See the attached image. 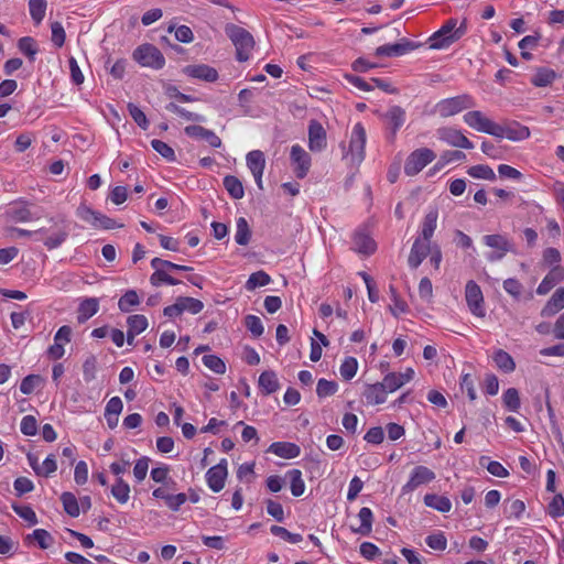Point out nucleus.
<instances>
[{
	"mask_svg": "<svg viewBox=\"0 0 564 564\" xmlns=\"http://www.w3.org/2000/svg\"><path fill=\"white\" fill-rule=\"evenodd\" d=\"M367 133L365 127L358 122L350 132L348 142H341L343 160L347 165L358 167L366 156Z\"/></svg>",
	"mask_w": 564,
	"mask_h": 564,
	"instance_id": "nucleus-1",
	"label": "nucleus"
},
{
	"mask_svg": "<svg viewBox=\"0 0 564 564\" xmlns=\"http://www.w3.org/2000/svg\"><path fill=\"white\" fill-rule=\"evenodd\" d=\"M466 22H458L457 19L447 20L442 28L434 32L430 39V47L433 50L447 48L453 43L457 42L466 33Z\"/></svg>",
	"mask_w": 564,
	"mask_h": 564,
	"instance_id": "nucleus-2",
	"label": "nucleus"
},
{
	"mask_svg": "<svg viewBox=\"0 0 564 564\" xmlns=\"http://www.w3.org/2000/svg\"><path fill=\"white\" fill-rule=\"evenodd\" d=\"M225 31L236 47L237 59L239 62L248 61L254 47V40L251 33L236 24L226 25Z\"/></svg>",
	"mask_w": 564,
	"mask_h": 564,
	"instance_id": "nucleus-3",
	"label": "nucleus"
},
{
	"mask_svg": "<svg viewBox=\"0 0 564 564\" xmlns=\"http://www.w3.org/2000/svg\"><path fill=\"white\" fill-rule=\"evenodd\" d=\"M68 237V230L65 225L61 223H54L50 227H42L34 230L32 239L37 242H42L48 250L56 249Z\"/></svg>",
	"mask_w": 564,
	"mask_h": 564,
	"instance_id": "nucleus-4",
	"label": "nucleus"
},
{
	"mask_svg": "<svg viewBox=\"0 0 564 564\" xmlns=\"http://www.w3.org/2000/svg\"><path fill=\"white\" fill-rule=\"evenodd\" d=\"M475 106V99L468 95L445 98L434 106V112L442 118H448Z\"/></svg>",
	"mask_w": 564,
	"mask_h": 564,
	"instance_id": "nucleus-5",
	"label": "nucleus"
},
{
	"mask_svg": "<svg viewBox=\"0 0 564 564\" xmlns=\"http://www.w3.org/2000/svg\"><path fill=\"white\" fill-rule=\"evenodd\" d=\"M132 57L142 67L161 69L165 65V58L161 51L148 43L138 46L133 51Z\"/></svg>",
	"mask_w": 564,
	"mask_h": 564,
	"instance_id": "nucleus-6",
	"label": "nucleus"
},
{
	"mask_svg": "<svg viewBox=\"0 0 564 564\" xmlns=\"http://www.w3.org/2000/svg\"><path fill=\"white\" fill-rule=\"evenodd\" d=\"M436 154L429 148H420L408 156L404 164V173L409 176L419 174L427 164H430Z\"/></svg>",
	"mask_w": 564,
	"mask_h": 564,
	"instance_id": "nucleus-7",
	"label": "nucleus"
},
{
	"mask_svg": "<svg viewBox=\"0 0 564 564\" xmlns=\"http://www.w3.org/2000/svg\"><path fill=\"white\" fill-rule=\"evenodd\" d=\"M151 267L154 270L150 276V282L153 286H160L162 284L177 285L180 283L178 280L171 275V271H173V262L160 258H153L151 260Z\"/></svg>",
	"mask_w": 564,
	"mask_h": 564,
	"instance_id": "nucleus-8",
	"label": "nucleus"
},
{
	"mask_svg": "<svg viewBox=\"0 0 564 564\" xmlns=\"http://www.w3.org/2000/svg\"><path fill=\"white\" fill-rule=\"evenodd\" d=\"M465 300L469 312L476 317L486 316L484 295L480 286L473 280L465 285Z\"/></svg>",
	"mask_w": 564,
	"mask_h": 564,
	"instance_id": "nucleus-9",
	"label": "nucleus"
},
{
	"mask_svg": "<svg viewBox=\"0 0 564 564\" xmlns=\"http://www.w3.org/2000/svg\"><path fill=\"white\" fill-rule=\"evenodd\" d=\"M482 241L488 248L492 249L487 256V259L491 262L503 259L508 252L512 251L511 241L503 235H486Z\"/></svg>",
	"mask_w": 564,
	"mask_h": 564,
	"instance_id": "nucleus-10",
	"label": "nucleus"
},
{
	"mask_svg": "<svg viewBox=\"0 0 564 564\" xmlns=\"http://www.w3.org/2000/svg\"><path fill=\"white\" fill-rule=\"evenodd\" d=\"M436 137L447 145L460 149H474L473 142L458 129L442 127L436 130Z\"/></svg>",
	"mask_w": 564,
	"mask_h": 564,
	"instance_id": "nucleus-11",
	"label": "nucleus"
},
{
	"mask_svg": "<svg viewBox=\"0 0 564 564\" xmlns=\"http://www.w3.org/2000/svg\"><path fill=\"white\" fill-rule=\"evenodd\" d=\"M290 161L293 171L299 178H304L311 169V155L299 144H294L290 150Z\"/></svg>",
	"mask_w": 564,
	"mask_h": 564,
	"instance_id": "nucleus-12",
	"label": "nucleus"
},
{
	"mask_svg": "<svg viewBox=\"0 0 564 564\" xmlns=\"http://www.w3.org/2000/svg\"><path fill=\"white\" fill-rule=\"evenodd\" d=\"M464 122L471 129L494 135L497 123L479 110H471L464 115Z\"/></svg>",
	"mask_w": 564,
	"mask_h": 564,
	"instance_id": "nucleus-13",
	"label": "nucleus"
},
{
	"mask_svg": "<svg viewBox=\"0 0 564 564\" xmlns=\"http://www.w3.org/2000/svg\"><path fill=\"white\" fill-rule=\"evenodd\" d=\"M494 137L518 142L528 139L530 137V130L528 127L518 122L507 126H500L497 123Z\"/></svg>",
	"mask_w": 564,
	"mask_h": 564,
	"instance_id": "nucleus-14",
	"label": "nucleus"
},
{
	"mask_svg": "<svg viewBox=\"0 0 564 564\" xmlns=\"http://www.w3.org/2000/svg\"><path fill=\"white\" fill-rule=\"evenodd\" d=\"M228 476L227 460L223 458L217 465L210 467L206 473V482L213 492H219L225 487Z\"/></svg>",
	"mask_w": 564,
	"mask_h": 564,
	"instance_id": "nucleus-15",
	"label": "nucleus"
},
{
	"mask_svg": "<svg viewBox=\"0 0 564 564\" xmlns=\"http://www.w3.org/2000/svg\"><path fill=\"white\" fill-rule=\"evenodd\" d=\"M435 479V474L430 468L419 465L414 467L410 474L409 480L402 487V492L408 494L416 489L419 486L429 484Z\"/></svg>",
	"mask_w": 564,
	"mask_h": 564,
	"instance_id": "nucleus-16",
	"label": "nucleus"
},
{
	"mask_svg": "<svg viewBox=\"0 0 564 564\" xmlns=\"http://www.w3.org/2000/svg\"><path fill=\"white\" fill-rule=\"evenodd\" d=\"M77 216L84 220L85 223L95 226L101 227L106 229H110L113 227V220L108 218L107 216L91 209L86 205H80L76 212Z\"/></svg>",
	"mask_w": 564,
	"mask_h": 564,
	"instance_id": "nucleus-17",
	"label": "nucleus"
},
{
	"mask_svg": "<svg viewBox=\"0 0 564 564\" xmlns=\"http://www.w3.org/2000/svg\"><path fill=\"white\" fill-rule=\"evenodd\" d=\"M247 166L254 177L257 186L262 189V175L265 167V159L260 150L250 151L246 156Z\"/></svg>",
	"mask_w": 564,
	"mask_h": 564,
	"instance_id": "nucleus-18",
	"label": "nucleus"
},
{
	"mask_svg": "<svg viewBox=\"0 0 564 564\" xmlns=\"http://www.w3.org/2000/svg\"><path fill=\"white\" fill-rule=\"evenodd\" d=\"M417 47V45L406 39H402L398 43L393 44H384L381 46H378L376 48V55L377 56H402L405 55L412 51H414Z\"/></svg>",
	"mask_w": 564,
	"mask_h": 564,
	"instance_id": "nucleus-19",
	"label": "nucleus"
},
{
	"mask_svg": "<svg viewBox=\"0 0 564 564\" xmlns=\"http://www.w3.org/2000/svg\"><path fill=\"white\" fill-rule=\"evenodd\" d=\"M183 74L188 77L214 83L218 79V72L216 68L206 64L187 65L182 69Z\"/></svg>",
	"mask_w": 564,
	"mask_h": 564,
	"instance_id": "nucleus-20",
	"label": "nucleus"
},
{
	"mask_svg": "<svg viewBox=\"0 0 564 564\" xmlns=\"http://www.w3.org/2000/svg\"><path fill=\"white\" fill-rule=\"evenodd\" d=\"M354 250L364 256L372 254L377 249L376 241L366 229H358L352 237Z\"/></svg>",
	"mask_w": 564,
	"mask_h": 564,
	"instance_id": "nucleus-21",
	"label": "nucleus"
},
{
	"mask_svg": "<svg viewBox=\"0 0 564 564\" xmlns=\"http://www.w3.org/2000/svg\"><path fill=\"white\" fill-rule=\"evenodd\" d=\"M327 145L326 131L323 126L313 120L308 126V148L313 152H321Z\"/></svg>",
	"mask_w": 564,
	"mask_h": 564,
	"instance_id": "nucleus-22",
	"label": "nucleus"
},
{
	"mask_svg": "<svg viewBox=\"0 0 564 564\" xmlns=\"http://www.w3.org/2000/svg\"><path fill=\"white\" fill-rule=\"evenodd\" d=\"M414 370L412 368H406L403 372H389L384 376L382 382L390 393L397 391L402 388L404 384L413 380Z\"/></svg>",
	"mask_w": 564,
	"mask_h": 564,
	"instance_id": "nucleus-23",
	"label": "nucleus"
},
{
	"mask_svg": "<svg viewBox=\"0 0 564 564\" xmlns=\"http://www.w3.org/2000/svg\"><path fill=\"white\" fill-rule=\"evenodd\" d=\"M432 249L430 241L415 238L408 258L409 265L412 269H416Z\"/></svg>",
	"mask_w": 564,
	"mask_h": 564,
	"instance_id": "nucleus-24",
	"label": "nucleus"
},
{
	"mask_svg": "<svg viewBox=\"0 0 564 564\" xmlns=\"http://www.w3.org/2000/svg\"><path fill=\"white\" fill-rule=\"evenodd\" d=\"M564 279V268L555 265L551 268L536 289L539 295L547 294L557 283Z\"/></svg>",
	"mask_w": 564,
	"mask_h": 564,
	"instance_id": "nucleus-25",
	"label": "nucleus"
},
{
	"mask_svg": "<svg viewBox=\"0 0 564 564\" xmlns=\"http://www.w3.org/2000/svg\"><path fill=\"white\" fill-rule=\"evenodd\" d=\"M268 452L281 458L292 459L301 454V448L291 442H274L269 446Z\"/></svg>",
	"mask_w": 564,
	"mask_h": 564,
	"instance_id": "nucleus-26",
	"label": "nucleus"
},
{
	"mask_svg": "<svg viewBox=\"0 0 564 564\" xmlns=\"http://www.w3.org/2000/svg\"><path fill=\"white\" fill-rule=\"evenodd\" d=\"M388 389L383 382L368 384L365 389L364 397L368 404L377 405L382 404L387 400Z\"/></svg>",
	"mask_w": 564,
	"mask_h": 564,
	"instance_id": "nucleus-27",
	"label": "nucleus"
},
{
	"mask_svg": "<svg viewBox=\"0 0 564 564\" xmlns=\"http://www.w3.org/2000/svg\"><path fill=\"white\" fill-rule=\"evenodd\" d=\"M437 218L438 213L436 209H431L425 214L420 227V236L417 239H423L431 242L437 226Z\"/></svg>",
	"mask_w": 564,
	"mask_h": 564,
	"instance_id": "nucleus-28",
	"label": "nucleus"
},
{
	"mask_svg": "<svg viewBox=\"0 0 564 564\" xmlns=\"http://www.w3.org/2000/svg\"><path fill=\"white\" fill-rule=\"evenodd\" d=\"M564 308V288H558L551 299L547 301L545 306L542 308L541 314L543 316H552Z\"/></svg>",
	"mask_w": 564,
	"mask_h": 564,
	"instance_id": "nucleus-29",
	"label": "nucleus"
},
{
	"mask_svg": "<svg viewBox=\"0 0 564 564\" xmlns=\"http://www.w3.org/2000/svg\"><path fill=\"white\" fill-rule=\"evenodd\" d=\"M258 384L262 393L271 394L279 390L280 384L276 373L272 370H265L259 376Z\"/></svg>",
	"mask_w": 564,
	"mask_h": 564,
	"instance_id": "nucleus-30",
	"label": "nucleus"
},
{
	"mask_svg": "<svg viewBox=\"0 0 564 564\" xmlns=\"http://www.w3.org/2000/svg\"><path fill=\"white\" fill-rule=\"evenodd\" d=\"M285 480L290 482V489L294 497H300L305 491V482L300 469H291L285 474Z\"/></svg>",
	"mask_w": 564,
	"mask_h": 564,
	"instance_id": "nucleus-31",
	"label": "nucleus"
},
{
	"mask_svg": "<svg viewBox=\"0 0 564 564\" xmlns=\"http://www.w3.org/2000/svg\"><path fill=\"white\" fill-rule=\"evenodd\" d=\"M130 491L131 489L129 484L122 477L116 478V481L111 487V496L120 505L127 503L130 499Z\"/></svg>",
	"mask_w": 564,
	"mask_h": 564,
	"instance_id": "nucleus-32",
	"label": "nucleus"
},
{
	"mask_svg": "<svg viewBox=\"0 0 564 564\" xmlns=\"http://www.w3.org/2000/svg\"><path fill=\"white\" fill-rule=\"evenodd\" d=\"M360 524L358 528L352 529L354 532L361 535H369L372 531L373 514L370 508L362 507L358 512Z\"/></svg>",
	"mask_w": 564,
	"mask_h": 564,
	"instance_id": "nucleus-33",
	"label": "nucleus"
},
{
	"mask_svg": "<svg viewBox=\"0 0 564 564\" xmlns=\"http://www.w3.org/2000/svg\"><path fill=\"white\" fill-rule=\"evenodd\" d=\"M556 77L557 75L552 68L540 67L533 75L531 83L535 87H546L551 85L556 79Z\"/></svg>",
	"mask_w": 564,
	"mask_h": 564,
	"instance_id": "nucleus-34",
	"label": "nucleus"
},
{
	"mask_svg": "<svg viewBox=\"0 0 564 564\" xmlns=\"http://www.w3.org/2000/svg\"><path fill=\"white\" fill-rule=\"evenodd\" d=\"M424 503L440 512H448L452 509V502L447 497L434 494L425 495Z\"/></svg>",
	"mask_w": 564,
	"mask_h": 564,
	"instance_id": "nucleus-35",
	"label": "nucleus"
},
{
	"mask_svg": "<svg viewBox=\"0 0 564 564\" xmlns=\"http://www.w3.org/2000/svg\"><path fill=\"white\" fill-rule=\"evenodd\" d=\"M384 118L393 132H395L403 126L405 121V112L401 107L393 106L387 111Z\"/></svg>",
	"mask_w": 564,
	"mask_h": 564,
	"instance_id": "nucleus-36",
	"label": "nucleus"
},
{
	"mask_svg": "<svg viewBox=\"0 0 564 564\" xmlns=\"http://www.w3.org/2000/svg\"><path fill=\"white\" fill-rule=\"evenodd\" d=\"M99 310V302L95 297L84 300L78 307V319L85 322L93 317Z\"/></svg>",
	"mask_w": 564,
	"mask_h": 564,
	"instance_id": "nucleus-37",
	"label": "nucleus"
},
{
	"mask_svg": "<svg viewBox=\"0 0 564 564\" xmlns=\"http://www.w3.org/2000/svg\"><path fill=\"white\" fill-rule=\"evenodd\" d=\"M251 238V230L246 218L239 217L236 221L235 241L240 246H247Z\"/></svg>",
	"mask_w": 564,
	"mask_h": 564,
	"instance_id": "nucleus-38",
	"label": "nucleus"
},
{
	"mask_svg": "<svg viewBox=\"0 0 564 564\" xmlns=\"http://www.w3.org/2000/svg\"><path fill=\"white\" fill-rule=\"evenodd\" d=\"M492 359L496 366L503 372L509 373L516 369V362L513 358L502 349L495 351Z\"/></svg>",
	"mask_w": 564,
	"mask_h": 564,
	"instance_id": "nucleus-39",
	"label": "nucleus"
},
{
	"mask_svg": "<svg viewBox=\"0 0 564 564\" xmlns=\"http://www.w3.org/2000/svg\"><path fill=\"white\" fill-rule=\"evenodd\" d=\"M270 282H271L270 275L267 272L259 270V271L250 274L249 279L247 280V282L245 284V289L249 292H252L258 288L268 285Z\"/></svg>",
	"mask_w": 564,
	"mask_h": 564,
	"instance_id": "nucleus-40",
	"label": "nucleus"
},
{
	"mask_svg": "<svg viewBox=\"0 0 564 564\" xmlns=\"http://www.w3.org/2000/svg\"><path fill=\"white\" fill-rule=\"evenodd\" d=\"M127 326L130 335H140L148 328L149 322L144 315L135 314L127 318Z\"/></svg>",
	"mask_w": 564,
	"mask_h": 564,
	"instance_id": "nucleus-41",
	"label": "nucleus"
},
{
	"mask_svg": "<svg viewBox=\"0 0 564 564\" xmlns=\"http://www.w3.org/2000/svg\"><path fill=\"white\" fill-rule=\"evenodd\" d=\"M176 303L180 305L182 314L184 312L198 314L204 308L203 302L194 297L181 296L176 299Z\"/></svg>",
	"mask_w": 564,
	"mask_h": 564,
	"instance_id": "nucleus-42",
	"label": "nucleus"
},
{
	"mask_svg": "<svg viewBox=\"0 0 564 564\" xmlns=\"http://www.w3.org/2000/svg\"><path fill=\"white\" fill-rule=\"evenodd\" d=\"M61 501L63 503L65 512L68 516L76 518L80 514L79 502L74 494L63 492L61 496Z\"/></svg>",
	"mask_w": 564,
	"mask_h": 564,
	"instance_id": "nucleus-43",
	"label": "nucleus"
},
{
	"mask_svg": "<svg viewBox=\"0 0 564 564\" xmlns=\"http://www.w3.org/2000/svg\"><path fill=\"white\" fill-rule=\"evenodd\" d=\"M467 174L473 178L495 181L496 173L486 164L473 165L467 170Z\"/></svg>",
	"mask_w": 564,
	"mask_h": 564,
	"instance_id": "nucleus-44",
	"label": "nucleus"
},
{
	"mask_svg": "<svg viewBox=\"0 0 564 564\" xmlns=\"http://www.w3.org/2000/svg\"><path fill=\"white\" fill-rule=\"evenodd\" d=\"M505 408L510 412H518L521 405L519 392L516 388H508L502 393Z\"/></svg>",
	"mask_w": 564,
	"mask_h": 564,
	"instance_id": "nucleus-45",
	"label": "nucleus"
},
{
	"mask_svg": "<svg viewBox=\"0 0 564 564\" xmlns=\"http://www.w3.org/2000/svg\"><path fill=\"white\" fill-rule=\"evenodd\" d=\"M140 304V296L134 290L127 291L118 302V307L121 312H130L133 307Z\"/></svg>",
	"mask_w": 564,
	"mask_h": 564,
	"instance_id": "nucleus-46",
	"label": "nucleus"
},
{
	"mask_svg": "<svg viewBox=\"0 0 564 564\" xmlns=\"http://www.w3.org/2000/svg\"><path fill=\"white\" fill-rule=\"evenodd\" d=\"M224 186L235 199H240L245 195L242 183L236 176H226L224 178Z\"/></svg>",
	"mask_w": 564,
	"mask_h": 564,
	"instance_id": "nucleus-47",
	"label": "nucleus"
},
{
	"mask_svg": "<svg viewBox=\"0 0 564 564\" xmlns=\"http://www.w3.org/2000/svg\"><path fill=\"white\" fill-rule=\"evenodd\" d=\"M46 7H47L46 0H30L29 1L30 15L36 24H40L43 21L45 13H46Z\"/></svg>",
	"mask_w": 564,
	"mask_h": 564,
	"instance_id": "nucleus-48",
	"label": "nucleus"
},
{
	"mask_svg": "<svg viewBox=\"0 0 564 564\" xmlns=\"http://www.w3.org/2000/svg\"><path fill=\"white\" fill-rule=\"evenodd\" d=\"M358 370V361L355 357H346L340 367L339 373L344 380H351Z\"/></svg>",
	"mask_w": 564,
	"mask_h": 564,
	"instance_id": "nucleus-49",
	"label": "nucleus"
},
{
	"mask_svg": "<svg viewBox=\"0 0 564 564\" xmlns=\"http://www.w3.org/2000/svg\"><path fill=\"white\" fill-rule=\"evenodd\" d=\"M202 361L206 368H208L209 370L217 375H223L226 372L225 361L216 355H205L202 358Z\"/></svg>",
	"mask_w": 564,
	"mask_h": 564,
	"instance_id": "nucleus-50",
	"label": "nucleus"
},
{
	"mask_svg": "<svg viewBox=\"0 0 564 564\" xmlns=\"http://www.w3.org/2000/svg\"><path fill=\"white\" fill-rule=\"evenodd\" d=\"M539 40V35H527L519 42L518 46L521 51V56L524 59H532V54L528 51L535 48L538 46Z\"/></svg>",
	"mask_w": 564,
	"mask_h": 564,
	"instance_id": "nucleus-51",
	"label": "nucleus"
},
{
	"mask_svg": "<svg viewBox=\"0 0 564 564\" xmlns=\"http://www.w3.org/2000/svg\"><path fill=\"white\" fill-rule=\"evenodd\" d=\"M151 459L148 456H142L135 460L133 466V477L137 482H142L149 471Z\"/></svg>",
	"mask_w": 564,
	"mask_h": 564,
	"instance_id": "nucleus-52",
	"label": "nucleus"
},
{
	"mask_svg": "<svg viewBox=\"0 0 564 564\" xmlns=\"http://www.w3.org/2000/svg\"><path fill=\"white\" fill-rule=\"evenodd\" d=\"M43 382V379L39 375H29L22 379L20 390L23 394H31L35 388Z\"/></svg>",
	"mask_w": 564,
	"mask_h": 564,
	"instance_id": "nucleus-53",
	"label": "nucleus"
},
{
	"mask_svg": "<svg viewBox=\"0 0 564 564\" xmlns=\"http://www.w3.org/2000/svg\"><path fill=\"white\" fill-rule=\"evenodd\" d=\"M338 390V384L335 381L319 379L316 387V393L319 398H326L335 394Z\"/></svg>",
	"mask_w": 564,
	"mask_h": 564,
	"instance_id": "nucleus-54",
	"label": "nucleus"
},
{
	"mask_svg": "<svg viewBox=\"0 0 564 564\" xmlns=\"http://www.w3.org/2000/svg\"><path fill=\"white\" fill-rule=\"evenodd\" d=\"M151 145L159 154H161L169 162L176 161L175 152L167 143L154 139L151 141Z\"/></svg>",
	"mask_w": 564,
	"mask_h": 564,
	"instance_id": "nucleus-55",
	"label": "nucleus"
},
{
	"mask_svg": "<svg viewBox=\"0 0 564 564\" xmlns=\"http://www.w3.org/2000/svg\"><path fill=\"white\" fill-rule=\"evenodd\" d=\"M270 531L273 535L279 536L293 544L300 543L302 541L301 534L292 533L283 527L272 525Z\"/></svg>",
	"mask_w": 564,
	"mask_h": 564,
	"instance_id": "nucleus-56",
	"label": "nucleus"
},
{
	"mask_svg": "<svg viewBox=\"0 0 564 564\" xmlns=\"http://www.w3.org/2000/svg\"><path fill=\"white\" fill-rule=\"evenodd\" d=\"M245 325L247 329L256 337H260L264 332L261 319L256 315H247L245 318Z\"/></svg>",
	"mask_w": 564,
	"mask_h": 564,
	"instance_id": "nucleus-57",
	"label": "nucleus"
},
{
	"mask_svg": "<svg viewBox=\"0 0 564 564\" xmlns=\"http://www.w3.org/2000/svg\"><path fill=\"white\" fill-rule=\"evenodd\" d=\"M29 538L35 540L39 546L43 550L48 549L53 543L52 535L44 529L34 530Z\"/></svg>",
	"mask_w": 564,
	"mask_h": 564,
	"instance_id": "nucleus-58",
	"label": "nucleus"
},
{
	"mask_svg": "<svg viewBox=\"0 0 564 564\" xmlns=\"http://www.w3.org/2000/svg\"><path fill=\"white\" fill-rule=\"evenodd\" d=\"M57 469V463L54 455H48L42 464H40V468L36 469V475L42 477H48Z\"/></svg>",
	"mask_w": 564,
	"mask_h": 564,
	"instance_id": "nucleus-59",
	"label": "nucleus"
},
{
	"mask_svg": "<svg viewBox=\"0 0 564 564\" xmlns=\"http://www.w3.org/2000/svg\"><path fill=\"white\" fill-rule=\"evenodd\" d=\"M547 513L556 519L564 516V498L562 495H555L547 507Z\"/></svg>",
	"mask_w": 564,
	"mask_h": 564,
	"instance_id": "nucleus-60",
	"label": "nucleus"
},
{
	"mask_svg": "<svg viewBox=\"0 0 564 564\" xmlns=\"http://www.w3.org/2000/svg\"><path fill=\"white\" fill-rule=\"evenodd\" d=\"M425 542L435 551H444L447 546V540L442 532L427 535Z\"/></svg>",
	"mask_w": 564,
	"mask_h": 564,
	"instance_id": "nucleus-61",
	"label": "nucleus"
},
{
	"mask_svg": "<svg viewBox=\"0 0 564 564\" xmlns=\"http://www.w3.org/2000/svg\"><path fill=\"white\" fill-rule=\"evenodd\" d=\"M129 115L132 117V119L135 121V123L142 128L148 129L149 121L147 119L145 113L134 104L128 105Z\"/></svg>",
	"mask_w": 564,
	"mask_h": 564,
	"instance_id": "nucleus-62",
	"label": "nucleus"
},
{
	"mask_svg": "<svg viewBox=\"0 0 564 564\" xmlns=\"http://www.w3.org/2000/svg\"><path fill=\"white\" fill-rule=\"evenodd\" d=\"M21 433L26 436H34L37 433V422L32 415H25L21 420L20 424Z\"/></svg>",
	"mask_w": 564,
	"mask_h": 564,
	"instance_id": "nucleus-63",
	"label": "nucleus"
},
{
	"mask_svg": "<svg viewBox=\"0 0 564 564\" xmlns=\"http://www.w3.org/2000/svg\"><path fill=\"white\" fill-rule=\"evenodd\" d=\"M170 467L167 465L161 464L158 467H154L150 471V476L153 481L158 484H164L170 478Z\"/></svg>",
	"mask_w": 564,
	"mask_h": 564,
	"instance_id": "nucleus-64",
	"label": "nucleus"
}]
</instances>
